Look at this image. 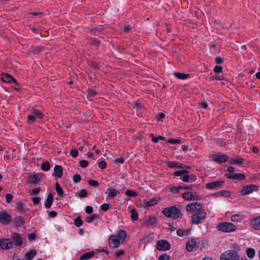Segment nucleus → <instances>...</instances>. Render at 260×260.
<instances>
[{"instance_id": "obj_1", "label": "nucleus", "mask_w": 260, "mask_h": 260, "mask_svg": "<svg viewBox=\"0 0 260 260\" xmlns=\"http://www.w3.org/2000/svg\"><path fill=\"white\" fill-rule=\"evenodd\" d=\"M162 213L166 217L173 219L181 218L182 216L179 206H173L165 208L162 210Z\"/></svg>"}, {"instance_id": "obj_2", "label": "nucleus", "mask_w": 260, "mask_h": 260, "mask_svg": "<svg viewBox=\"0 0 260 260\" xmlns=\"http://www.w3.org/2000/svg\"><path fill=\"white\" fill-rule=\"evenodd\" d=\"M206 212L202 208L194 213L192 216L191 223L196 224L202 223L206 219Z\"/></svg>"}, {"instance_id": "obj_3", "label": "nucleus", "mask_w": 260, "mask_h": 260, "mask_svg": "<svg viewBox=\"0 0 260 260\" xmlns=\"http://www.w3.org/2000/svg\"><path fill=\"white\" fill-rule=\"evenodd\" d=\"M216 229L218 231L223 233H230L235 231L237 226L231 222H222L217 224Z\"/></svg>"}, {"instance_id": "obj_4", "label": "nucleus", "mask_w": 260, "mask_h": 260, "mask_svg": "<svg viewBox=\"0 0 260 260\" xmlns=\"http://www.w3.org/2000/svg\"><path fill=\"white\" fill-rule=\"evenodd\" d=\"M239 256L235 250H229L223 252L220 256V260H239Z\"/></svg>"}, {"instance_id": "obj_5", "label": "nucleus", "mask_w": 260, "mask_h": 260, "mask_svg": "<svg viewBox=\"0 0 260 260\" xmlns=\"http://www.w3.org/2000/svg\"><path fill=\"white\" fill-rule=\"evenodd\" d=\"M210 157L214 161L217 163L225 162L228 161L229 157L222 153H217L211 155Z\"/></svg>"}, {"instance_id": "obj_6", "label": "nucleus", "mask_w": 260, "mask_h": 260, "mask_svg": "<svg viewBox=\"0 0 260 260\" xmlns=\"http://www.w3.org/2000/svg\"><path fill=\"white\" fill-rule=\"evenodd\" d=\"M1 80L4 82L14 84L17 86H19V84L15 79L7 73H3L2 74Z\"/></svg>"}, {"instance_id": "obj_7", "label": "nucleus", "mask_w": 260, "mask_h": 260, "mask_svg": "<svg viewBox=\"0 0 260 260\" xmlns=\"http://www.w3.org/2000/svg\"><path fill=\"white\" fill-rule=\"evenodd\" d=\"M171 248L170 243L165 240H160L157 242V248L158 250L166 251Z\"/></svg>"}, {"instance_id": "obj_8", "label": "nucleus", "mask_w": 260, "mask_h": 260, "mask_svg": "<svg viewBox=\"0 0 260 260\" xmlns=\"http://www.w3.org/2000/svg\"><path fill=\"white\" fill-rule=\"evenodd\" d=\"M258 187L257 185L251 184L244 186L241 190V193L243 195L248 194L253 191H256L258 190Z\"/></svg>"}, {"instance_id": "obj_9", "label": "nucleus", "mask_w": 260, "mask_h": 260, "mask_svg": "<svg viewBox=\"0 0 260 260\" xmlns=\"http://www.w3.org/2000/svg\"><path fill=\"white\" fill-rule=\"evenodd\" d=\"M202 208V204L198 202L191 203L186 206V211L188 213H192L194 211L197 212Z\"/></svg>"}, {"instance_id": "obj_10", "label": "nucleus", "mask_w": 260, "mask_h": 260, "mask_svg": "<svg viewBox=\"0 0 260 260\" xmlns=\"http://www.w3.org/2000/svg\"><path fill=\"white\" fill-rule=\"evenodd\" d=\"M0 221L4 224H8L12 221L11 216L6 211L0 212Z\"/></svg>"}, {"instance_id": "obj_11", "label": "nucleus", "mask_w": 260, "mask_h": 260, "mask_svg": "<svg viewBox=\"0 0 260 260\" xmlns=\"http://www.w3.org/2000/svg\"><path fill=\"white\" fill-rule=\"evenodd\" d=\"M12 246L13 243L9 239H3L0 240V247L3 250L10 249Z\"/></svg>"}, {"instance_id": "obj_12", "label": "nucleus", "mask_w": 260, "mask_h": 260, "mask_svg": "<svg viewBox=\"0 0 260 260\" xmlns=\"http://www.w3.org/2000/svg\"><path fill=\"white\" fill-rule=\"evenodd\" d=\"M224 183V181L223 180H219L216 181H214L212 182H210L206 184V186L208 189H215L218 188L221 186H222Z\"/></svg>"}, {"instance_id": "obj_13", "label": "nucleus", "mask_w": 260, "mask_h": 260, "mask_svg": "<svg viewBox=\"0 0 260 260\" xmlns=\"http://www.w3.org/2000/svg\"><path fill=\"white\" fill-rule=\"evenodd\" d=\"M11 238L16 245L21 246L22 244V239L19 234L12 233L11 234Z\"/></svg>"}, {"instance_id": "obj_14", "label": "nucleus", "mask_w": 260, "mask_h": 260, "mask_svg": "<svg viewBox=\"0 0 260 260\" xmlns=\"http://www.w3.org/2000/svg\"><path fill=\"white\" fill-rule=\"evenodd\" d=\"M225 176L229 179L240 180H244L246 177L245 175L240 173L226 174H225Z\"/></svg>"}, {"instance_id": "obj_15", "label": "nucleus", "mask_w": 260, "mask_h": 260, "mask_svg": "<svg viewBox=\"0 0 260 260\" xmlns=\"http://www.w3.org/2000/svg\"><path fill=\"white\" fill-rule=\"evenodd\" d=\"M63 169L61 166L56 165L54 168V172L52 176L57 178H61L63 174Z\"/></svg>"}, {"instance_id": "obj_16", "label": "nucleus", "mask_w": 260, "mask_h": 260, "mask_svg": "<svg viewBox=\"0 0 260 260\" xmlns=\"http://www.w3.org/2000/svg\"><path fill=\"white\" fill-rule=\"evenodd\" d=\"M109 245L111 247L117 248L119 245V240L116 236H111L109 239Z\"/></svg>"}, {"instance_id": "obj_17", "label": "nucleus", "mask_w": 260, "mask_h": 260, "mask_svg": "<svg viewBox=\"0 0 260 260\" xmlns=\"http://www.w3.org/2000/svg\"><path fill=\"white\" fill-rule=\"evenodd\" d=\"M197 196V193L192 192H186L182 194V197L185 200L190 201L195 200V197Z\"/></svg>"}, {"instance_id": "obj_18", "label": "nucleus", "mask_w": 260, "mask_h": 260, "mask_svg": "<svg viewBox=\"0 0 260 260\" xmlns=\"http://www.w3.org/2000/svg\"><path fill=\"white\" fill-rule=\"evenodd\" d=\"M167 165L170 168H177L179 169H184V168H185L183 164L179 163L177 161H169L167 162Z\"/></svg>"}, {"instance_id": "obj_19", "label": "nucleus", "mask_w": 260, "mask_h": 260, "mask_svg": "<svg viewBox=\"0 0 260 260\" xmlns=\"http://www.w3.org/2000/svg\"><path fill=\"white\" fill-rule=\"evenodd\" d=\"M196 245V242L193 239L189 240L186 244V249L187 251L191 252Z\"/></svg>"}, {"instance_id": "obj_20", "label": "nucleus", "mask_w": 260, "mask_h": 260, "mask_svg": "<svg viewBox=\"0 0 260 260\" xmlns=\"http://www.w3.org/2000/svg\"><path fill=\"white\" fill-rule=\"evenodd\" d=\"M36 254L37 252L35 250H31L26 253L23 257V260H32Z\"/></svg>"}, {"instance_id": "obj_21", "label": "nucleus", "mask_w": 260, "mask_h": 260, "mask_svg": "<svg viewBox=\"0 0 260 260\" xmlns=\"http://www.w3.org/2000/svg\"><path fill=\"white\" fill-rule=\"evenodd\" d=\"M158 199L156 197H154L150 199L149 201L144 202L143 205L144 207H151L156 205L158 203Z\"/></svg>"}, {"instance_id": "obj_22", "label": "nucleus", "mask_w": 260, "mask_h": 260, "mask_svg": "<svg viewBox=\"0 0 260 260\" xmlns=\"http://www.w3.org/2000/svg\"><path fill=\"white\" fill-rule=\"evenodd\" d=\"M53 201V194L50 192L48 194L47 198L46 200L45 206L47 209H49Z\"/></svg>"}, {"instance_id": "obj_23", "label": "nucleus", "mask_w": 260, "mask_h": 260, "mask_svg": "<svg viewBox=\"0 0 260 260\" xmlns=\"http://www.w3.org/2000/svg\"><path fill=\"white\" fill-rule=\"evenodd\" d=\"M106 193L108 194V197H110L111 198H114L120 192L119 190L116 189L112 188V187H109L107 189V191H106Z\"/></svg>"}, {"instance_id": "obj_24", "label": "nucleus", "mask_w": 260, "mask_h": 260, "mask_svg": "<svg viewBox=\"0 0 260 260\" xmlns=\"http://www.w3.org/2000/svg\"><path fill=\"white\" fill-rule=\"evenodd\" d=\"M42 176L40 174H34L29 181V182L33 184H36L41 181Z\"/></svg>"}, {"instance_id": "obj_25", "label": "nucleus", "mask_w": 260, "mask_h": 260, "mask_svg": "<svg viewBox=\"0 0 260 260\" xmlns=\"http://www.w3.org/2000/svg\"><path fill=\"white\" fill-rule=\"evenodd\" d=\"M16 208L18 212L20 214L25 212V207L24 204L21 202H18L16 203Z\"/></svg>"}, {"instance_id": "obj_26", "label": "nucleus", "mask_w": 260, "mask_h": 260, "mask_svg": "<svg viewBox=\"0 0 260 260\" xmlns=\"http://www.w3.org/2000/svg\"><path fill=\"white\" fill-rule=\"evenodd\" d=\"M44 50V48L41 46H32L30 49V51L34 54H39Z\"/></svg>"}, {"instance_id": "obj_27", "label": "nucleus", "mask_w": 260, "mask_h": 260, "mask_svg": "<svg viewBox=\"0 0 260 260\" xmlns=\"http://www.w3.org/2000/svg\"><path fill=\"white\" fill-rule=\"evenodd\" d=\"M253 228L256 230H260V216L254 219L252 222Z\"/></svg>"}, {"instance_id": "obj_28", "label": "nucleus", "mask_w": 260, "mask_h": 260, "mask_svg": "<svg viewBox=\"0 0 260 260\" xmlns=\"http://www.w3.org/2000/svg\"><path fill=\"white\" fill-rule=\"evenodd\" d=\"M94 254H95L94 252L93 251L86 252L80 256V260H85V259H89V258H91L92 256H93Z\"/></svg>"}, {"instance_id": "obj_29", "label": "nucleus", "mask_w": 260, "mask_h": 260, "mask_svg": "<svg viewBox=\"0 0 260 260\" xmlns=\"http://www.w3.org/2000/svg\"><path fill=\"white\" fill-rule=\"evenodd\" d=\"M174 75L178 79L182 80L186 79L189 76V74L179 72H174Z\"/></svg>"}, {"instance_id": "obj_30", "label": "nucleus", "mask_w": 260, "mask_h": 260, "mask_svg": "<svg viewBox=\"0 0 260 260\" xmlns=\"http://www.w3.org/2000/svg\"><path fill=\"white\" fill-rule=\"evenodd\" d=\"M127 236V234L125 231L123 230H120L117 233V238L119 239V240H124Z\"/></svg>"}, {"instance_id": "obj_31", "label": "nucleus", "mask_w": 260, "mask_h": 260, "mask_svg": "<svg viewBox=\"0 0 260 260\" xmlns=\"http://www.w3.org/2000/svg\"><path fill=\"white\" fill-rule=\"evenodd\" d=\"M189 231L188 230H185L183 229H180L177 230V234L178 236L180 237H182L184 236H187L189 234Z\"/></svg>"}, {"instance_id": "obj_32", "label": "nucleus", "mask_w": 260, "mask_h": 260, "mask_svg": "<svg viewBox=\"0 0 260 260\" xmlns=\"http://www.w3.org/2000/svg\"><path fill=\"white\" fill-rule=\"evenodd\" d=\"M244 161V159L243 158H240L239 159L233 158V159H230L229 160V162L231 164H237L241 165L242 163H243Z\"/></svg>"}, {"instance_id": "obj_33", "label": "nucleus", "mask_w": 260, "mask_h": 260, "mask_svg": "<svg viewBox=\"0 0 260 260\" xmlns=\"http://www.w3.org/2000/svg\"><path fill=\"white\" fill-rule=\"evenodd\" d=\"M151 137H152V141L154 143H157L159 140H166L165 137L161 136H158V137H155L153 134H151Z\"/></svg>"}, {"instance_id": "obj_34", "label": "nucleus", "mask_w": 260, "mask_h": 260, "mask_svg": "<svg viewBox=\"0 0 260 260\" xmlns=\"http://www.w3.org/2000/svg\"><path fill=\"white\" fill-rule=\"evenodd\" d=\"M246 254L249 258H252L255 255V250L251 248H248L246 250Z\"/></svg>"}, {"instance_id": "obj_35", "label": "nucleus", "mask_w": 260, "mask_h": 260, "mask_svg": "<svg viewBox=\"0 0 260 260\" xmlns=\"http://www.w3.org/2000/svg\"><path fill=\"white\" fill-rule=\"evenodd\" d=\"M99 217V215L96 214H93L90 216H89L87 219V222L88 223H91L95 219Z\"/></svg>"}, {"instance_id": "obj_36", "label": "nucleus", "mask_w": 260, "mask_h": 260, "mask_svg": "<svg viewBox=\"0 0 260 260\" xmlns=\"http://www.w3.org/2000/svg\"><path fill=\"white\" fill-rule=\"evenodd\" d=\"M138 214L136 209H133L131 210V219L132 220H137L138 219Z\"/></svg>"}, {"instance_id": "obj_37", "label": "nucleus", "mask_w": 260, "mask_h": 260, "mask_svg": "<svg viewBox=\"0 0 260 260\" xmlns=\"http://www.w3.org/2000/svg\"><path fill=\"white\" fill-rule=\"evenodd\" d=\"M157 219L155 217H150L149 216L148 218L146 220V222L147 224L152 225L156 223Z\"/></svg>"}, {"instance_id": "obj_38", "label": "nucleus", "mask_w": 260, "mask_h": 260, "mask_svg": "<svg viewBox=\"0 0 260 260\" xmlns=\"http://www.w3.org/2000/svg\"><path fill=\"white\" fill-rule=\"evenodd\" d=\"M50 168V165L48 161L44 162L41 165V169L44 171H48Z\"/></svg>"}, {"instance_id": "obj_39", "label": "nucleus", "mask_w": 260, "mask_h": 260, "mask_svg": "<svg viewBox=\"0 0 260 260\" xmlns=\"http://www.w3.org/2000/svg\"><path fill=\"white\" fill-rule=\"evenodd\" d=\"M55 189L56 191L57 192L59 196H62L63 195V192L62 189L60 186L58 182L55 183Z\"/></svg>"}, {"instance_id": "obj_40", "label": "nucleus", "mask_w": 260, "mask_h": 260, "mask_svg": "<svg viewBox=\"0 0 260 260\" xmlns=\"http://www.w3.org/2000/svg\"><path fill=\"white\" fill-rule=\"evenodd\" d=\"M32 114L36 118L42 119L43 116V114L39 110H35Z\"/></svg>"}, {"instance_id": "obj_41", "label": "nucleus", "mask_w": 260, "mask_h": 260, "mask_svg": "<svg viewBox=\"0 0 260 260\" xmlns=\"http://www.w3.org/2000/svg\"><path fill=\"white\" fill-rule=\"evenodd\" d=\"M74 224L77 227H80L83 224V221L80 216H78L74 220Z\"/></svg>"}, {"instance_id": "obj_42", "label": "nucleus", "mask_w": 260, "mask_h": 260, "mask_svg": "<svg viewBox=\"0 0 260 260\" xmlns=\"http://www.w3.org/2000/svg\"><path fill=\"white\" fill-rule=\"evenodd\" d=\"M242 218L239 214H235L231 216V219L233 222H239Z\"/></svg>"}, {"instance_id": "obj_43", "label": "nucleus", "mask_w": 260, "mask_h": 260, "mask_svg": "<svg viewBox=\"0 0 260 260\" xmlns=\"http://www.w3.org/2000/svg\"><path fill=\"white\" fill-rule=\"evenodd\" d=\"M188 171L187 170H182L180 171H176L174 173V175L176 176H180L182 175H184L188 173Z\"/></svg>"}, {"instance_id": "obj_44", "label": "nucleus", "mask_w": 260, "mask_h": 260, "mask_svg": "<svg viewBox=\"0 0 260 260\" xmlns=\"http://www.w3.org/2000/svg\"><path fill=\"white\" fill-rule=\"evenodd\" d=\"M126 194L131 197H135L138 196V193L132 190H127L126 191Z\"/></svg>"}, {"instance_id": "obj_45", "label": "nucleus", "mask_w": 260, "mask_h": 260, "mask_svg": "<svg viewBox=\"0 0 260 260\" xmlns=\"http://www.w3.org/2000/svg\"><path fill=\"white\" fill-rule=\"evenodd\" d=\"M15 222L18 225L23 224L25 223V221L21 216H18L15 219Z\"/></svg>"}, {"instance_id": "obj_46", "label": "nucleus", "mask_w": 260, "mask_h": 260, "mask_svg": "<svg viewBox=\"0 0 260 260\" xmlns=\"http://www.w3.org/2000/svg\"><path fill=\"white\" fill-rule=\"evenodd\" d=\"M78 195L80 198H85L87 195V192L85 189H83L79 191Z\"/></svg>"}, {"instance_id": "obj_47", "label": "nucleus", "mask_w": 260, "mask_h": 260, "mask_svg": "<svg viewBox=\"0 0 260 260\" xmlns=\"http://www.w3.org/2000/svg\"><path fill=\"white\" fill-rule=\"evenodd\" d=\"M73 180L74 183H79L81 180V177L78 174L74 175L73 176Z\"/></svg>"}, {"instance_id": "obj_48", "label": "nucleus", "mask_w": 260, "mask_h": 260, "mask_svg": "<svg viewBox=\"0 0 260 260\" xmlns=\"http://www.w3.org/2000/svg\"><path fill=\"white\" fill-rule=\"evenodd\" d=\"M36 119V118L32 114L31 115H29L28 116L27 122L29 124H30V123L34 122L35 121Z\"/></svg>"}, {"instance_id": "obj_49", "label": "nucleus", "mask_w": 260, "mask_h": 260, "mask_svg": "<svg viewBox=\"0 0 260 260\" xmlns=\"http://www.w3.org/2000/svg\"><path fill=\"white\" fill-rule=\"evenodd\" d=\"M88 183L90 185L94 187H98L100 184L97 181L94 180H88Z\"/></svg>"}, {"instance_id": "obj_50", "label": "nucleus", "mask_w": 260, "mask_h": 260, "mask_svg": "<svg viewBox=\"0 0 260 260\" xmlns=\"http://www.w3.org/2000/svg\"><path fill=\"white\" fill-rule=\"evenodd\" d=\"M89 162L87 160H82L80 161L79 165L82 168H86L88 166Z\"/></svg>"}, {"instance_id": "obj_51", "label": "nucleus", "mask_w": 260, "mask_h": 260, "mask_svg": "<svg viewBox=\"0 0 260 260\" xmlns=\"http://www.w3.org/2000/svg\"><path fill=\"white\" fill-rule=\"evenodd\" d=\"M110 205L105 203L101 205V209L104 211H107L110 208Z\"/></svg>"}, {"instance_id": "obj_52", "label": "nucleus", "mask_w": 260, "mask_h": 260, "mask_svg": "<svg viewBox=\"0 0 260 260\" xmlns=\"http://www.w3.org/2000/svg\"><path fill=\"white\" fill-rule=\"evenodd\" d=\"M13 196L10 193H7L6 194V200L8 203H10L13 200Z\"/></svg>"}, {"instance_id": "obj_53", "label": "nucleus", "mask_w": 260, "mask_h": 260, "mask_svg": "<svg viewBox=\"0 0 260 260\" xmlns=\"http://www.w3.org/2000/svg\"><path fill=\"white\" fill-rule=\"evenodd\" d=\"M168 143L171 144H179L181 143V141L180 139H170L168 141Z\"/></svg>"}, {"instance_id": "obj_54", "label": "nucleus", "mask_w": 260, "mask_h": 260, "mask_svg": "<svg viewBox=\"0 0 260 260\" xmlns=\"http://www.w3.org/2000/svg\"><path fill=\"white\" fill-rule=\"evenodd\" d=\"M170 256L167 254H161L158 258V260H169Z\"/></svg>"}, {"instance_id": "obj_55", "label": "nucleus", "mask_w": 260, "mask_h": 260, "mask_svg": "<svg viewBox=\"0 0 260 260\" xmlns=\"http://www.w3.org/2000/svg\"><path fill=\"white\" fill-rule=\"evenodd\" d=\"M215 73H219L222 71V67L220 66H216L213 70Z\"/></svg>"}, {"instance_id": "obj_56", "label": "nucleus", "mask_w": 260, "mask_h": 260, "mask_svg": "<svg viewBox=\"0 0 260 260\" xmlns=\"http://www.w3.org/2000/svg\"><path fill=\"white\" fill-rule=\"evenodd\" d=\"M40 190V188H35L31 190L30 192V194L31 196L36 195L39 193Z\"/></svg>"}, {"instance_id": "obj_57", "label": "nucleus", "mask_w": 260, "mask_h": 260, "mask_svg": "<svg viewBox=\"0 0 260 260\" xmlns=\"http://www.w3.org/2000/svg\"><path fill=\"white\" fill-rule=\"evenodd\" d=\"M78 154V152L77 150L76 149H72L70 151V155L73 157H77Z\"/></svg>"}, {"instance_id": "obj_58", "label": "nucleus", "mask_w": 260, "mask_h": 260, "mask_svg": "<svg viewBox=\"0 0 260 260\" xmlns=\"http://www.w3.org/2000/svg\"><path fill=\"white\" fill-rule=\"evenodd\" d=\"M99 167L102 169H105L107 167V164L105 161L102 160L99 162Z\"/></svg>"}, {"instance_id": "obj_59", "label": "nucleus", "mask_w": 260, "mask_h": 260, "mask_svg": "<svg viewBox=\"0 0 260 260\" xmlns=\"http://www.w3.org/2000/svg\"><path fill=\"white\" fill-rule=\"evenodd\" d=\"M190 178L189 175L184 174L181 178V180L185 182H190Z\"/></svg>"}, {"instance_id": "obj_60", "label": "nucleus", "mask_w": 260, "mask_h": 260, "mask_svg": "<svg viewBox=\"0 0 260 260\" xmlns=\"http://www.w3.org/2000/svg\"><path fill=\"white\" fill-rule=\"evenodd\" d=\"M114 162L115 163H116V164H122L124 163V159L122 157H120V158H117L116 159H115L114 160Z\"/></svg>"}, {"instance_id": "obj_61", "label": "nucleus", "mask_w": 260, "mask_h": 260, "mask_svg": "<svg viewBox=\"0 0 260 260\" xmlns=\"http://www.w3.org/2000/svg\"><path fill=\"white\" fill-rule=\"evenodd\" d=\"M98 94V92L96 91L90 90L88 96L89 98H93Z\"/></svg>"}, {"instance_id": "obj_62", "label": "nucleus", "mask_w": 260, "mask_h": 260, "mask_svg": "<svg viewBox=\"0 0 260 260\" xmlns=\"http://www.w3.org/2000/svg\"><path fill=\"white\" fill-rule=\"evenodd\" d=\"M36 235L35 233H31L28 235V239L30 241H32L35 239Z\"/></svg>"}, {"instance_id": "obj_63", "label": "nucleus", "mask_w": 260, "mask_h": 260, "mask_svg": "<svg viewBox=\"0 0 260 260\" xmlns=\"http://www.w3.org/2000/svg\"><path fill=\"white\" fill-rule=\"evenodd\" d=\"M215 59V62L217 64H221L223 61V59L219 56L216 57Z\"/></svg>"}, {"instance_id": "obj_64", "label": "nucleus", "mask_w": 260, "mask_h": 260, "mask_svg": "<svg viewBox=\"0 0 260 260\" xmlns=\"http://www.w3.org/2000/svg\"><path fill=\"white\" fill-rule=\"evenodd\" d=\"M41 198L40 197H36L32 199V201L35 204H38L40 201Z\"/></svg>"}]
</instances>
